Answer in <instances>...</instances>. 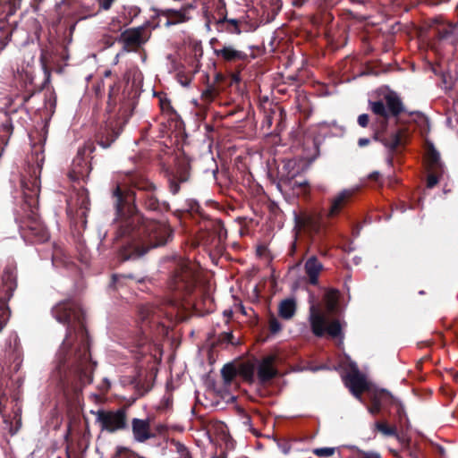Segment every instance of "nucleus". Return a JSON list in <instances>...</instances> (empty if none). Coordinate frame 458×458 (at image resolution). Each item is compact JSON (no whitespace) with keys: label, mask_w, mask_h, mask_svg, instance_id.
Masks as SVG:
<instances>
[{"label":"nucleus","mask_w":458,"mask_h":458,"mask_svg":"<svg viewBox=\"0 0 458 458\" xmlns=\"http://www.w3.org/2000/svg\"><path fill=\"white\" fill-rule=\"evenodd\" d=\"M53 313L59 322L70 325L59 356L64 360H72L83 377V381L89 383L95 364L90 360L89 335L83 325L81 310L75 302L67 301L58 303Z\"/></svg>","instance_id":"1"},{"label":"nucleus","mask_w":458,"mask_h":458,"mask_svg":"<svg viewBox=\"0 0 458 458\" xmlns=\"http://www.w3.org/2000/svg\"><path fill=\"white\" fill-rule=\"evenodd\" d=\"M138 240L122 250L124 260L143 256L148 249L164 245L171 237V229L165 222L146 220L137 228Z\"/></svg>","instance_id":"2"},{"label":"nucleus","mask_w":458,"mask_h":458,"mask_svg":"<svg viewBox=\"0 0 458 458\" xmlns=\"http://www.w3.org/2000/svg\"><path fill=\"white\" fill-rule=\"evenodd\" d=\"M339 292L336 290H327L324 295L326 310L319 305H311L310 310V323L312 333L317 336H322L325 334L332 337L341 335L342 324L339 319L333 318V314L336 311Z\"/></svg>","instance_id":"3"},{"label":"nucleus","mask_w":458,"mask_h":458,"mask_svg":"<svg viewBox=\"0 0 458 458\" xmlns=\"http://www.w3.org/2000/svg\"><path fill=\"white\" fill-rule=\"evenodd\" d=\"M195 266L191 262H185L181 265L171 279L169 287L173 292L190 293L195 286Z\"/></svg>","instance_id":"4"},{"label":"nucleus","mask_w":458,"mask_h":458,"mask_svg":"<svg viewBox=\"0 0 458 458\" xmlns=\"http://www.w3.org/2000/svg\"><path fill=\"white\" fill-rule=\"evenodd\" d=\"M385 102L374 101L370 102L371 111L377 116L383 119L385 123L389 116H396L402 111V103L400 99L394 94H387L385 96Z\"/></svg>","instance_id":"5"},{"label":"nucleus","mask_w":458,"mask_h":458,"mask_svg":"<svg viewBox=\"0 0 458 458\" xmlns=\"http://www.w3.org/2000/svg\"><path fill=\"white\" fill-rule=\"evenodd\" d=\"M97 420L100 423L102 429L114 432L125 427V413L122 410L98 411Z\"/></svg>","instance_id":"6"},{"label":"nucleus","mask_w":458,"mask_h":458,"mask_svg":"<svg viewBox=\"0 0 458 458\" xmlns=\"http://www.w3.org/2000/svg\"><path fill=\"white\" fill-rule=\"evenodd\" d=\"M0 286V331L4 328L9 318L6 300L12 296L15 287V282L11 275L4 276Z\"/></svg>","instance_id":"7"},{"label":"nucleus","mask_w":458,"mask_h":458,"mask_svg":"<svg viewBox=\"0 0 458 458\" xmlns=\"http://www.w3.org/2000/svg\"><path fill=\"white\" fill-rule=\"evenodd\" d=\"M226 8L223 0H214L204 6V16L208 28L212 24H220L226 21Z\"/></svg>","instance_id":"8"},{"label":"nucleus","mask_w":458,"mask_h":458,"mask_svg":"<svg viewBox=\"0 0 458 458\" xmlns=\"http://www.w3.org/2000/svg\"><path fill=\"white\" fill-rule=\"evenodd\" d=\"M354 194L353 190H344L329 199V208L327 218L334 219L340 216L344 208L349 204Z\"/></svg>","instance_id":"9"},{"label":"nucleus","mask_w":458,"mask_h":458,"mask_svg":"<svg viewBox=\"0 0 458 458\" xmlns=\"http://www.w3.org/2000/svg\"><path fill=\"white\" fill-rule=\"evenodd\" d=\"M195 6L186 4L179 10L165 9L160 11V15L166 19L165 26H172L188 21L191 19L190 11Z\"/></svg>","instance_id":"10"},{"label":"nucleus","mask_w":458,"mask_h":458,"mask_svg":"<svg viewBox=\"0 0 458 458\" xmlns=\"http://www.w3.org/2000/svg\"><path fill=\"white\" fill-rule=\"evenodd\" d=\"M276 357L275 355H268L264 357L258 366V377L260 382L265 383L277 375V370L275 367Z\"/></svg>","instance_id":"11"},{"label":"nucleus","mask_w":458,"mask_h":458,"mask_svg":"<svg viewBox=\"0 0 458 458\" xmlns=\"http://www.w3.org/2000/svg\"><path fill=\"white\" fill-rule=\"evenodd\" d=\"M122 40L128 47H138L146 41L145 30L143 28L129 29L121 35Z\"/></svg>","instance_id":"12"},{"label":"nucleus","mask_w":458,"mask_h":458,"mask_svg":"<svg viewBox=\"0 0 458 458\" xmlns=\"http://www.w3.org/2000/svg\"><path fill=\"white\" fill-rule=\"evenodd\" d=\"M133 437L138 442H145L154 437L148 420L133 419L131 421Z\"/></svg>","instance_id":"13"},{"label":"nucleus","mask_w":458,"mask_h":458,"mask_svg":"<svg viewBox=\"0 0 458 458\" xmlns=\"http://www.w3.org/2000/svg\"><path fill=\"white\" fill-rule=\"evenodd\" d=\"M346 385L353 395L361 400V394L368 389V382L358 374H352L347 377Z\"/></svg>","instance_id":"14"},{"label":"nucleus","mask_w":458,"mask_h":458,"mask_svg":"<svg viewBox=\"0 0 458 458\" xmlns=\"http://www.w3.org/2000/svg\"><path fill=\"white\" fill-rule=\"evenodd\" d=\"M301 226L310 232L318 233L323 226L322 216L319 214H307L300 218Z\"/></svg>","instance_id":"15"},{"label":"nucleus","mask_w":458,"mask_h":458,"mask_svg":"<svg viewBox=\"0 0 458 458\" xmlns=\"http://www.w3.org/2000/svg\"><path fill=\"white\" fill-rule=\"evenodd\" d=\"M90 168L86 160L82 157H78L73 162L72 169L70 172V177L73 181L84 180L88 177Z\"/></svg>","instance_id":"16"},{"label":"nucleus","mask_w":458,"mask_h":458,"mask_svg":"<svg viewBox=\"0 0 458 458\" xmlns=\"http://www.w3.org/2000/svg\"><path fill=\"white\" fill-rule=\"evenodd\" d=\"M323 269L322 264L316 257H310L305 263V272L310 284H317L320 272Z\"/></svg>","instance_id":"17"},{"label":"nucleus","mask_w":458,"mask_h":458,"mask_svg":"<svg viewBox=\"0 0 458 458\" xmlns=\"http://www.w3.org/2000/svg\"><path fill=\"white\" fill-rule=\"evenodd\" d=\"M215 54L226 62L243 60L246 57V55L243 52L236 50L232 47H224L219 50L216 49Z\"/></svg>","instance_id":"18"},{"label":"nucleus","mask_w":458,"mask_h":458,"mask_svg":"<svg viewBox=\"0 0 458 458\" xmlns=\"http://www.w3.org/2000/svg\"><path fill=\"white\" fill-rule=\"evenodd\" d=\"M388 395H389V394L386 390H379V391L373 392L371 394V395H370V398H371V401H372V404L368 408L369 411L372 415L378 414L380 412V411H381L382 402L386 398H387Z\"/></svg>","instance_id":"19"},{"label":"nucleus","mask_w":458,"mask_h":458,"mask_svg":"<svg viewBox=\"0 0 458 458\" xmlns=\"http://www.w3.org/2000/svg\"><path fill=\"white\" fill-rule=\"evenodd\" d=\"M425 162L428 170H439L442 171V164L440 162V156L433 148H428L425 156Z\"/></svg>","instance_id":"20"},{"label":"nucleus","mask_w":458,"mask_h":458,"mask_svg":"<svg viewBox=\"0 0 458 458\" xmlns=\"http://www.w3.org/2000/svg\"><path fill=\"white\" fill-rule=\"evenodd\" d=\"M296 310V304L293 299H286L279 304V315L284 319L291 318Z\"/></svg>","instance_id":"21"},{"label":"nucleus","mask_w":458,"mask_h":458,"mask_svg":"<svg viewBox=\"0 0 458 458\" xmlns=\"http://www.w3.org/2000/svg\"><path fill=\"white\" fill-rule=\"evenodd\" d=\"M374 428L386 437L397 436L396 427L389 425L386 421H377L374 424Z\"/></svg>","instance_id":"22"},{"label":"nucleus","mask_w":458,"mask_h":458,"mask_svg":"<svg viewBox=\"0 0 458 458\" xmlns=\"http://www.w3.org/2000/svg\"><path fill=\"white\" fill-rule=\"evenodd\" d=\"M428 175L427 179V186L428 188H433L440 180L443 170H428Z\"/></svg>","instance_id":"23"},{"label":"nucleus","mask_w":458,"mask_h":458,"mask_svg":"<svg viewBox=\"0 0 458 458\" xmlns=\"http://www.w3.org/2000/svg\"><path fill=\"white\" fill-rule=\"evenodd\" d=\"M139 455L126 447H117L114 458H138Z\"/></svg>","instance_id":"24"},{"label":"nucleus","mask_w":458,"mask_h":458,"mask_svg":"<svg viewBox=\"0 0 458 458\" xmlns=\"http://www.w3.org/2000/svg\"><path fill=\"white\" fill-rule=\"evenodd\" d=\"M335 453V447H320L315 448L313 454L318 457H330Z\"/></svg>","instance_id":"25"},{"label":"nucleus","mask_w":458,"mask_h":458,"mask_svg":"<svg viewBox=\"0 0 458 458\" xmlns=\"http://www.w3.org/2000/svg\"><path fill=\"white\" fill-rule=\"evenodd\" d=\"M38 192H39V189H38V185H34L31 194L28 195L25 192V197L30 199V206H36L38 204Z\"/></svg>","instance_id":"26"},{"label":"nucleus","mask_w":458,"mask_h":458,"mask_svg":"<svg viewBox=\"0 0 458 458\" xmlns=\"http://www.w3.org/2000/svg\"><path fill=\"white\" fill-rule=\"evenodd\" d=\"M222 374L225 381L230 382L235 376V371L233 367L225 366L224 369H222Z\"/></svg>","instance_id":"27"},{"label":"nucleus","mask_w":458,"mask_h":458,"mask_svg":"<svg viewBox=\"0 0 458 458\" xmlns=\"http://www.w3.org/2000/svg\"><path fill=\"white\" fill-rule=\"evenodd\" d=\"M140 220V217L139 215L135 214V215L131 216L129 222L126 223V228L122 231V234L130 233L131 230L128 227H130L131 225L133 223H136V222L139 223Z\"/></svg>","instance_id":"28"},{"label":"nucleus","mask_w":458,"mask_h":458,"mask_svg":"<svg viewBox=\"0 0 458 458\" xmlns=\"http://www.w3.org/2000/svg\"><path fill=\"white\" fill-rule=\"evenodd\" d=\"M357 458H381V456L377 453L360 452Z\"/></svg>","instance_id":"29"},{"label":"nucleus","mask_w":458,"mask_h":458,"mask_svg":"<svg viewBox=\"0 0 458 458\" xmlns=\"http://www.w3.org/2000/svg\"><path fill=\"white\" fill-rule=\"evenodd\" d=\"M269 327L273 333H276L281 329V325L276 318H272L269 322Z\"/></svg>","instance_id":"30"},{"label":"nucleus","mask_w":458,"mask_h":458,"mask_svg":"<svg viewBox=\"0 0 458 458\" xmlns=\"http://www.w3.org/2000/svg\"><path fill=\"white\" fill-rule=\"evenodd\" d=\"M358 123H359V125H360L363 128L367 127L368 124H369V116H368V114H363L359 115V117H358Z\"/></svg>","instance_id":"31"},{"label":"nucleus","mask_w":458,"mask_h":458,"mask_svg":"<svg viewBox=\"0 0 458 458\" xmlns=\"http://www.w3.org/2000/svg\"><path fill=\"white\" fill-rule=\"evenodd\" d=\"M191 79L185 77L182 74H178V81L184 87L188 86L191 83Z\"/></svg>","instance_id":"32"},{"label":"nucleus","mask_w":458,"mask_h":458,"mask_svg":"<svg viewBox=\"0 0 458 458\" xmlns=\"http://www.w3.org/2000/svg\"><path fill=\"white\" fill-rule=\"evenodd\" d=\"M113 2H114V0H103L101 2V6H102L103 9L107 10V9L110 8V6L112 5Z\"/></svg>","instance_id":"33"},{"label":"nucleus","mask_w":458,"mask_h":458,"mask_svg":"<svg viewBox=\"0 0 458 458\" xmlns=\"http://www.w3.org/2000/svg\"><path fill=\"white\" fill-rule=\"evenodd\" d=\"M114 195L118 198V209L119 211H121V204H120V201H121V190L119 187L116 188L115 191H114Z\"/></svg>","instance_id":"34"},{"label":"nucleus","mask_w":458,"mask_h":458,"mask_svg":"<svg viewBox=\"0 0 458 458\" xmlns=\"http://www.w3.org/2000/svg\"><path fill=\"white\" fill-rule=\"evenodd\" d=\"M369 143V139L361 138L359 140L358 144L360 147H365Z\"/></svg>","instance_id":"35"},{"label":"nucleus","mask_w":458,"mask_h":458,"mask_svg":"<svg viewBox=\"0 0 458 458\" xmlns=\"http://www.w3.org/2000/svg\"><path fill=\"white\" fill-rule=\"evenodd\" d=\"M140 315L141 316L142 319H145L148 316V308H144L140 311Z\"/></svg>","instance_id":"36"},{"label":"nucleus","mask_w":458,"mask_h":458,"mask_svg":"<svg viewBox=\"0 0 458 458\" xmlns=\"http://www.w3.org/2000/svg\"><path fill=\"white\" fill-rule=\"evenodd\" d=\"M229 22L235 26L236 33H240V30L238 28V22L236 20H230Z\"/></svg>","instance_id":"37"},{"label":"nucleus","mask_w":458,"mask_h":458,"mask_svg":"<svg viewBox=\"0 0 458 458\" xmlns=\"http://www.w3.org/2000/svg\"><path fill=\"white\" fill-rule=\"evenodd\" d=\"M146 341H147V339H146L145 337H140V338L139 339V341H138V344H138L139 346H141V345H143V344L146 343Z\"/></svg>","instance_id":"38"},{"label":"nucleus","mask_w":458,"mask_h":458,"mask_svg":"<svg viewBox=\"0 0 458 458\" xmlns=\"http://www.w3.org/2000/svg\"><path fill=\"white\" fill-rule=\"evenodd\" d=\"M212 458H226L224 454L221 455H215Z\"/></svg>","instance_id":"39"},{"label":"nucleus","mask_w":458,"mask_h":458,"mask_svg":"<svg viewBox=\"0 0 458 458\" xmlns=\"http://www.w3.org/2000/svg\"><path fill=\"white\" fill-rule=\"evenodd\" d=\"M165 105H166V106H169V103H165ZM161 107H162V109H164V108H165V103H163V102H162V104H161Z\"/></svg>","instance_id":"40"},{"label":"nucleus","mask_w":458,"mask_h":458,"mask_svg":"<svg viewBox=\"0 0 458 458\" xmlns=\"http://www.w3.org/2000/svg\"><path fill=\"white\" fill-rule=\"evenodd\" d=\"M398 142H399L398 138H395V140H394V146H396V145L398 144Z\"/></svg>","instance_id":"41"}]
</instances>
